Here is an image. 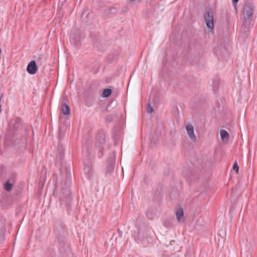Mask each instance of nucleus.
<instances>
[{
	"mask_svg": "<svg viewBox=\"0 0 257 257\" xmlns=\"http://www.w3.org/2000/svg\"><path fill=\"white\" fill-rule=\"evenodd\" d=\"M93 154L92 152L86 151L83 153V162L84 165V171L86 177L88 179H90L93 175L92 160Z\"/></svg>",
	"mask_w": 257,
	"mask_h": 257,
	"instance_id": "1",
	"label": "nucleus"
},
{
	"mask_svg": "<svg viewBox=\"0 0 257 257\" xmlns=\"http://www.w3.org/2000/svg\"><path fill=\"white\" fill-rule=\"evenodd\" d=\"M63 197L61 199V204H64L69 207L71 204V196L70 190L68 188H63L62 190Z\"/></svg>",
	"mask_w": 257,
	"mask_h": 257,
	"instance_id": "2",
	"label": "nucleus"
},
{
	"mask_svg": "<svg viewBox=\"0 0 257 257\" xmlns=\"http://www.w3.org/2000/svg\"><path fill=\"white\" fill-rule=\"evenodd\" d=\"M115 165V159L112 158L108 159L103 166V171L106 175H111L113 172Z\"/></svg>",
	"mask_w": 257,
	"mask_h": 257,
	"instance_id": "3",
	"label": "nucleus"
},
{
	"mask_svg": "<svg viewBox=\"0 0 257 257\" xmlns=\"http://www.w3.org/2000/svg\"><path fill=\"white\" fill-rule=\"evenodd\" d=\"M204 20L206 23V27L211 31L213 30L214 28V21L213 14L211 11L206 12L204 15Z\"/></svg>",
	"mask_w": 257,
	"mask_h": 257,
	"instance_id": "4",
	"label": "nucleus"
},
{
	"mask_svg": "<svg viewBox=\"0 0 257 257\" xmlns=\"http://www.w3.org/2000/svg\"><path fill=\"white\" fill-rule=\"evenodd\" d=\"M253 13V7L252 5H245L243 7V15L245 20H248Z\"/></svg>",
	"mask_w": 257,
	"mask_h": 257,
	"instance_id": "5",
	"label": "nucleus"
},
{
	"mask_svg": "<svg viewBox=\"0 0 257 257\" xmlns=\"http://www.w3.org/2000/svg\"><path fill=\"white\" fill-rule=\"evenodd\" d=\"M37 70V66L36 62L34 60L31 61L28 65L27 71L28 73L31 75L35 74Z\"/></svg>",
	"mask_w": 257,
	"mask_h": 257,
	"instance_id": "6",
	"label": "nucleus"
},
{
	"mask_svg": "<svg viewBox=\"0 0 257 257\" xmlns=\"http://www.w3.org/2000/svg\"><path fill=\"white\" fill-rule=\"evenodd\" d=\"M186 129L187 133V134L189 138L192 140V141H195L196 140V136L194 134V126L190 124H187L186 126Z\"/></svg>",
	"mask_w": 257,
	"mask_h": 257,
	"instance_id": "7",
	"label": "nucleus"
},
{
	"mask_svg": "<svg viewBox=\"0 0 257 257\" xmlns=\"http://www.w3.org/2000/svg\"><path fill=\"white\" fill-rule=\"evenodd\" d=\"M220 135L222 141L225 143H227L229 138L228 133L224 130H222L220 131Z\"/></svg>",
	"mask_w": 257,
	"mask_h": 257,
	"instance_id": "8",
	"label": "nucleus"
},
{
	"mask_svg": "<svg viewBox=\"0 0 257 257\" xmlns=\"http://www.w3.org/2000/svg\"><path fill=\"white\" fill-rule=\"evenodd\" d=\"M176 215L178 221L180 222L184 216V211L183 208H179L177 209L176 211Z\"/></svg>",
	"mask_w": 257,
	"mask_h": 257,
	"instance_id": "9",
	"label": "nucleus"
},
{
	"mask_svg": "<svg viewBox=\"0 0 257 257\" xmlns=\"http://www.w3.org/2000/svg\"><path fill=\"white\" fill-rule=\"evenodd\" d=\"M219 80L218 79H216L213 81L212 83V90L214 93H216L219 88Z\"/></svg>",
	"mask_w": 257,
	"mask_h": 257,
	"instance_id": "10",
	"label": "nucleus"
},
{
	"mask_svg": "<svg viewBox=\"0 0 257 257\" xmlns=\"http://www.w3.org/2000/svg\"><path fill=\"white\" fill-rule=\"evenodd\" d=\"M13 186V183H10V180H8L4 184V188L6 191H10L12 189Z\"/></svg>",
	"mask_w": 257,
	"mask_h": 257,
	"instance_id": "11",
	"label": "nucleus"
},
{
	"mask_svg": "<svg viewBox=\"0 0 257 257\" xmlns=\"http://www.w3.org/2000/svg\"><path fill=\"white\" fill-rule=\"evenodd\" d=\"M62 110L63 113L65 115H67L69 114V113H70L69 106L66 104H64L63 105V106L62 108Z\"/></svg>",
	"mask_w": 257,
	"mask_h": 257,
	"instance_id": "12",
	"label": "nucleus"
},
{
	"mask_svg": "<svg viewBox=\"0 0 257 257\" xmlns=\"http://www.w3.org/2000/svg\"><path fill=\"white\" fill-rule=\"evenodd\" d=\"M112 91L110 88H105L103 90L102 93V96L103 97H107L111 94Z\"/></svg>",
	"mask_w": 257,
	"mask_h": 257,
	"instance_id": "13",
	"label": "nucleus"
},
{
	"mask_svg": "<svg viewBox=\"0 0 257 257\" xmlns=\"http://www.w3.org/2000/svg\"><path fill=\"white\" fill-rule=\"evenodd\" d=\"M5 228L2 227L1 229H0V243H2L5 239Z\"/></svg>",
	"mask_w": 257,
	"mask_h": 257,
	"instance_id": "14",
	"label": "nucleus"
},
{
	"mask_svg": "<svg viewBox=\"0 0 257 257\" xmlns=\"http://www.w3.org/2000/svg\"><path fill=\"white\" fill-rule=\"evenodd\" d=\"M154 111L153 108L151 106L150 103L148 104L147 111L149 113L151 114Z\"/></svg>",
	"mask_w": 257,
	"mask_h": 257,
	"instance_id": "15",
	"label": "nucleus"
},
{
	"mask_svg": "<svg viewBox=\"0 0 257 257\" xmlns=\"http://www.w3.org/2000/svg\"><path fill=\"white\" fill-rule=\"evenodd\" d=\"M233 169L236 171V172H238V170H239V167H238V165H237V164L236 162H235L233 164Z\"/></svg>",
	"mask_w": 257,
	"mask_h": 257,
	"instance_id": "16",
	"label": "nucleus"
},
{
	"mask_svg": "<svg viewBox=\"0 0 257 257\" xmlns=\"http://www.w3.org/2000/svg\"><path fill=\"white\" fill-rule=\"evenodd\" d=\"M70 41H73L74 44L75 45H77V42H75V41H73V36H72V35H71V36H70Z\"/></svg>",
	"mask_w": 257,
	"mask_h": 257,
	"instance_id": "17",
	"label": "nucleus"
},
{
	"mask_svg": "<svg viewBox=\"0 0 257 257\" xmlns=\"http://www.w3.org/2000/svg\"><path fill=\"white\" fill-rule=\"evenodd\" d=\"M239 0H232V2L233 4H236L238 2Z\"/></svg>",
	"mask_w": 257,
	"mask_h": 257,
	"instance_id": "18",
	"label": "nucleus"
},
{
	"mask_svg": "<svg viewBox=\"0 0 257 257\" xmlns=\"http://www.w3.org/2000/svg\"><path fill=\"white\" fill-rule=\"evenodd\" d=\"M107 121H109V122H110V121H111V118H108H108H107Z\"/></svg>",
	"mask_w": 257,
	"mask_h": 257,
	"instance_id": "19",
	"label": "nucleus"
}]
</instances>
